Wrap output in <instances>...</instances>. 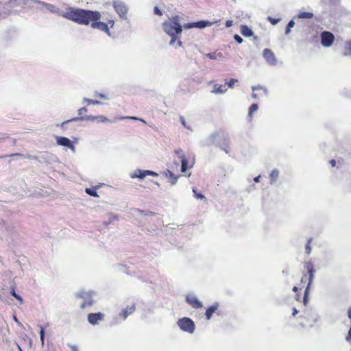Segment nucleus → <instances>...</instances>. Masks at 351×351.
I'll use <instances>...</instances> for the list:
<instances>
[{"label": "nucleus", "instance_id": "1", "mask_svg": "<svg viewBox=\"0 0 351 351\" xmlns=\"http://www.w3.org/2000/svg\"><path fill=\"white\" fill-rule=\"evenodd\" d=\"M60 16L80 25H88L90 21H99L101 14L98 11H92L80 8H69L60 14Z\"/></svg>", "mask_w": 351, "mask_h": 351}, {"label": "nucleus", "instance_id": "2", "mask_svg": "<svg viewBox=\"0 0 351 351\" xmlns=\"http://www.w3.org/2000/svg\"><path fill=\"white\" fill-rule=\"evenodd\" d=\"M304 269L306 270L307 274H304L303 276L302 277L301 284H302L303 282H306V280L308 281V282H307V285L305 288V291H304L303 297L302 298L301 295L299 293H298V291L299 289L301 290L302 289H303L304 286H301V287L294 286L293 287V291L296 293L295 300L298 302H300L302 299V302H303L304 304L306 305V304L308 302V297L310 287L313 282L314 274L315 273V269L314 268L313 263L311 261H306L304 263Z\"/></svg>", "mask_w": 351, "mask_h": 351}, {"label": "nucleus", "instance_id": "3", "mask_svg": "<svg viewBox=\"0 0 351 351\" xmlns=\"http://www.w3.org/2000/svg\"><path fill=\"white\" fill-rule=\"evenodd\" d=\"M164 31L169 36L177 35L182 32V26L178 22L177 18H173L169 21H165L162 24Z\"/></svg>", "mask_w": 351, "mask_h": 351}, {"label": "nucleus", "instance_id": "4", "mask_svg": "<svg viewBox=\"0 0 351 351\" xmlns=\"http://www.w3.org/2000/svg\"><path fill=\"white\" fill-rule=\"evenodd\" d=\"M94 292L93 291H82L76 294V298L82 299L84 302L80 305V308L82 309H84L86 307H90L93 305L94 300H93Z\"/></svg>", "mask_w": 351, "mask_h": 351}, {"label": "nucleus", "instance_id": "5", "mask_svg": "<svg viewBox=\"0 0 351 351\" xmlns=\"http://www.w3.org/2000/svg\"><path fill=\"white\" fill-rule=\"evenodd\" d=\"M90 26L93 29H98L110 35V27H113L114 22L113 20H108L107 23L98 21H90Z\"/></svg>", "mask_w": 351, "mask_h": 351}, {"label": "nucleus", "instance_id": "6", "mask_svg": "<svg viewBox=\"0 0 351 351\" xmlns=\"http://www.w3.org/2000/svg\"><path fill=\"white\" fill-rule=\"evenodd\" d=\"M177 323L180 328L184 332L193 333L195 330V324L193 321L189 317L181 318Z\"/></svg>", "mask_w": 351, "mask_h": 351}, {"label": "nucleus", "instance_id": "7", "mask_svg": "<svg viewBox=\"0 0 351 351\" xmlns=\"http://www.w3.org/2000/svg\"><path fill=\"white\" fill-rule=\"evenodd\" d=\"M321 44L324 47H330L335 41V36L332 33L324 31L320 34Z\"/></svg>", "mask_w": 351, "mask_h": 351}, {"label": "nucleus", "instance_id": "8", "mask_svg": "<svg viewBox=\"0 0 351 351\" xmlns=\"http://www.w3.org/2000/svg\"><path fill=\"white\" fill-rule=\"evenodd\" d=\"M115 11L121 17H125L128 12V8L125 4L119 1H114L112 3Z\"/></svg>", "mask_w": 351, "mask_h": 351}, {"label": "nucleus", "instance_id": "9", "mask_svg": "<svg viewBox=\"0 0 351 351\" xmlns=\"http://www.w3.org/2000/svg\"><path fill=\"white\" fill-rule=\"evenodd\" d=\"M263 56L269 65L274 66L276 64L277 59L270 49H265L263 51Z\"/></svg>", "mask_w": 351, "mask_h": 351}, {"label": "nucleus", "instance_id": "10", "mask_svg": "<svg viewBox=\"0 0 351 351\" xmlns=\"http://www.w3.org/2000/svg\"><path fill=\"white\" fill-rule=\"evenodd\" d=\"M147 176H158V174L154 171H149V170L137 169L131 175V178H137L143 179L145 177H146Z\"/></svg>", "mask_w": 351, "mask_h": 351}, {"label": "nucleus", "instance_id": "11", "mask_svg": "<svg viewBox=\"0 0 351 351\" xmlns=\"http://www.w3.org/2000/svg\"><path fill=\"white\" fill-rule=\"evenodd\" d=\"M104 315L102 313L98 312L95 313H90L88 315V321L92 325L98 324L99 321L103 320Z\"/></svg>", "mask_w": 351, "mask_h": 351}, {"label": "nucleus", "instance_id": "12", "mask_svg": "<svg viewBox=\"0 0 351 351\" xmlns=\"http://www.w3.org/2000/svg\"><path fill=\"white\" fill-rule=\"evenodd\" d=\"M186 302L194 308H199L202 307V304L199 302L197 297L193 295H188L186 297Z\"/></svg>", "mask_w": 351, "mask_h": 351}, {"label": "nucleus", "instance_id": "13", "mask_svg": "<svg viewBox=\"0 0 351 351\" xmlns=\"http://www.w3.org/2000/svg\"><path fill=\"white\" fill-rule=\"evenodd\" d=\"M56 141L58 145H59L69 147L72 150H74L75 149V147L72 142L66 137L58 136L56 138Z\"/></svg>", "mask_w": 351, "mask_h": 351}, {"label": "nucleus", "instance_id": "14", "mask_svg": "<svg viewBox=\"0 0 351 351\" xmlns=\"http://www.w3.org/2000/svg\"><path fill=\"white\" fill-rule=\"evenodd\" d=\"M176 154L181 159V170L182 172H185L188 167V161L182 149H178L176 151Z\"/></svg>", "mask_w": 351, "mask_h": 351}, {"label": "nucleus", "instance_id": "15", "mask_svg": "<svg viewBox=\"0 0 351 351\" xmlns=\"http://www.w3.org/2000/svg\"><path fill=\"white\" fill-rule=\"evenodd\" d=\"M136 310V306L134 304H132L130 306H128L122 310L120 313L119 316L123 319H125L129 315L133 313Z\"/></svg>", "mask_w": 351, "mask_h": 351}, {"label": "nucleus", "instance_id": "16", "mask_svg": "<svg viewBox=\"0 0 351 351\" xmlns=\"http://www.w3.org/2000/svg\"><path fill=\"white\" fill-rule=\"evenodd\" d=\"M86 119L90 121H96L97 123H109L110 121L104 116H88Z\"/></svg>", "mask_w": 351, "mask_h": 351}, {"label": "nucleus", "instance_id": "17", "mask_svg": "<svg viewBox=\"0 0 351 351\" xmlns=\"http://www.w3.org/2000/svg\"><path fill=\"white\" fill-rule=\"evenodd\" d=\"M219 307V304L217 303L212 305L211 306H209L205 313V315L206 317V319H210L213 315V314L217 311V309Z\"/></svg>", "mask_w": 351, "mask_h": 351}, {"label": "nucleus", "instance_id": "18", "mask_svg": "<svg viewBox=\"0 0 351 351\" xmlns=\"http://www.w3.org/2000/svg\"><path fill=\"white\" fill-rule=\"evenodd\" d=\"M210 24V22L201 21H198V22L193 23H189V24H188L187 27L188 28H191V27L204 28Z\"/></svg>", "mask_w": 351, "mask_h": 351}, {"label": "nucleus", "instance_id": "19", "mask_svg": "<svg viewBox=\"0 0 351 351\" xmlns=\"http://www.w3.org/2000/svg\"><path fill=\"white\" fill-rule=\"evenodd\" d=\"M38 3L43 5H44L48 10H49L52 13H58L59 9L56 8L54 5L47 3L43 1H38Z\"/></svg>", "mask_w": 351, "mask_h": 351}, {"label": "nucleus", "instance_id": "20", "mask_svg": "<svg viewBox=\"0 0 351 351\" xmlns=\"http://www.w3.org/2000/svg\"><path fill=\"white\" fill-rule=\"evenodd\" d=\"M241 33L245 37H250L253 35L252 30L245 25H241Z\"/></svg>", "mask_w": 351, "mask_h": 351}, {"label": "nucleus", "instance_id": "21", "mask_svg": "<svg viewBox=\"0 0 351 351\" xmlns=\"http://www.w3.org/2000/svg\"><path fill=\"white\" fill-rule=\"evenodd\" d=\"M166 177L169 178L171 184H175L178 180V176H175L171 171L167 170L165 173Z\"/></svg>", "mask_w": 351, "mask_h": 351}, {"label": "nucleus", "instance_id": "22", "mask_svg": "<svg viewBox=\"0 0 351 351\" xmlns=\"http://www.w3.org/2000/svg\"><path fill=\"white\" fill-rule=\"evenodd\" d=\"M227 90L226 85L215 84L213 92L215 93H223Z\"/></svg>", "mask_w": 351, "mask_h": 351}, {"label": "nucleus", "instance_id": "23", "mask_svg": "<svg viewBox=\"0 0 351 351\" xmlns=\"http://www.w3.org/2000/svg\"><path fill=\"white\" fill-rule=\"evenodd\" d=\"M258 108V104H253L250 108L248 110V118L249 120L251 121L253 117V113L257 111Z\"/></svg>", "mask_w": 351, "mask_h": 351}, {"label": "nucleus", "instance_id": "24", "mask_svg": "<svg viewBox=\"0 0 351 351\" xmlns=\"http://www.w3.org/2000/svg\"><path fill=\"white\" fill-rule=\"evenodd\" d=\"M313 16V14L308 12H300L298 15V18L299 19H311Z\"/></svg>", "mask_w": 351, "mask_h": 351}, {"label": "nucleus", "instance_id": "25", "mask_svg": "<svg viewBox=\"0 0 351 351\" xmlns=\"http://www.w3.org/2000/svg\"><path fill=\"white\" fill-rule=\"evenodd\" d=\"M11 295H12L14 298H16V299L19 302V303H20L21 304H23V299H22V298H21L19 295H18V294L16 293L14 287H11Z\"/></svg>", "mask_w": 351, "mask_h": 351}, {"label": "nucleus", "instance_id": "26", "mask_svg": "<svg viewBox=\"0 0 351 351\" xmlns=\"http://www.w3.org/2000/svg\"><path fill=\"white\" fill-rule=\"evenodd\" d=\"M278 174H279L278 171L276 170V169H274L271 172L269 176H270V179H271V182H276L277 178L278 177Z\"/></svg>", "mask_w": 351, "mask_h": 351}, {"label": "nucleus", "instance_id": "27", "mask_svg": "<svg viewBox=\"0 0 351 351\" xmlns=\"http://www.w3.org/2000/svg\"><path fill=\"white\" fill-rule=\"evenodd\" d=\"M85 192L90 195V196H93V197H99L97 191H95V189H90V188H86L85 189Z\"/></svg>", "mask_w": 351, "mask_h": 351}, {"label": "nucleus", "instance_id": "28", "mask_svg": "<svg viewBox=\"0 0 351 351\" xmlns=\"http://www.w3.org/2000/svg\"><path fill=\"white\" fill-rule=\"evenodd\" d=\"M312 240H313L312 238H309L307 241L306 245H305V251L307 254H310L311 252V243L312 242Z\"/></svg>", "mask_w": 351, "mask_h": 351}, {"label": "nucleus", "instance_id": "29", "mask_svg": "<svg viewBox=\"0 0 351 351\" xmlns=\"http://www.w3.org/2000/svg\"><path fill=\"white\" fill-rule=\"evenodd\" d=\"M345 55H350L351 54V40L348 41L345 45Z\"/></svg>", "mask_w": 351, "mask_h": 351}, {"label": "nucleus", "instance_id": "30", "mask_svg": "<svg viewBox=\"0 0 351 351\" xmlns=\"http://www.w3.org/2000/svg\"><path fill=\"white\" fill-rule=\"evenodd\" d=\"M193 192L195 197L197 199H203L205 198V197L197 192V191L195 189H193Z\"/></svg>", "mask_w": 351, "mask_h": 351}, {"label": "nucleus", "instance_id": "31", "mask_svg": "<svg viewBox=\"0 0 351 351\" xmlns=\"http://www.w3.org/2000/svg\"><path fill=\"white\" fill-rule=\"evenodd\" d=\"M84 101L86 102L88 105H90V104L98 105V104H101V102L99 101L91 99H87V98L84 99Z\"/></svg>", "mask_w": 351, "mask_h": 351}, {"label": "nucleus", "instance_id": "32", "mask_svg": "<svg viewBox=\"0 0 351 351\" xmlns=\"http://www.w3.org/2000/svg\"><path fill=\"white\" fill-rule=\"evenodd\" d=\"M295 25V23L293 21H290L287 26L285 33L286 34H289L290 32L291 28H292Z\"/></svg>", "mask_w": 351, "mask_h": 351}, {"label": "nucleus", "instance_id": "33", "mask_svg": "<svg viewBox=\"0 0 351 351\" xmlns=\"http://www.w3.org/2000/svg\"><path fill=\"white\" fill-rule=\"evenodd\" d=\"M40 336L41 343L43 346L44 345V337H45V329L43 326H40Z\"/></svg>", "mask_w": 351, "mask_h": 351}, {"label": "nucleus", "instance_id": "34", "mask_svg": "<svg viewBox=\"0 0 351 351\" xmlns=\"http://www.w3.org/2000/svg\"><path fill=\"white\" fill-rule=\"evenodd\" d=\"M154 14L160 16L162 15V12L160 10V8L158 6L154 7Z\"/></svg>", "mask_w": 351, "mask_h": 351}, {"label": "nucleus", "instance_id": "35", "mask_svg": "<svg viewBox=\"0 0 351 351\" xmlns=\"http://www.w3.org/2000/svg\"><path fill=\"white\" fill-rule=\"evenodd\" d=\"M237 82V80H236V79H231V80H230L227 83V84H228V87H230V88H233V87H234V83H235V82Z\"/></svg>", "mask_w": 351, "mask_h": 351}, {"label": "nucleus", "instance_id": "36", "mask_svg": "<svg viewBox=\"0 0 351 351\" xmlns=\"http://www.w3.org/2000/svg\"><path fill=\"white\" fill-rule=\"evenodd\" d=\"M268 21H270V23L271 24L276 25V24H277L279 22L280 19H273V18L269 16V17H268Z\"/></svg>", "mask_w": 351, "mask_h": 351}, {"label": "nucleus", "instance_id": "37", "mask_svg": "<svg viewBox=\"0 0 351 351\" xmlns=\"http://www.w3.org/2000/svg\"><path fill=\"white\" fill-rule=\"evenodd\" d=\"M234 38L239 44L243 42V38L237 34L234 35Z\"/></svg>", "mask_w": 351, "mask_h": 351}, {"label": "nucleus", "instance_id": "38", "mask_svg": "<svg viewBox=\"0 0 351 351\" xmlns=\"http://www.w3.org/2000/svg\"><path fill=\"white\" fill-rule=\"evenodd\" d=\"M180 122L182 124V125L184 127V128H189V127H188L186 125V121H185V119L183 117H180Z\"/></svg>", "mask_w": 351, "mask_h": 351}, {"label": "nucleus", "instance_id": "39", "mask_svg": "<svg viewBox=\"0 0 351 351\" xmlns=\"http://www.w3.org/2000/svg\"><path fill=\"white\" fill-rule=\"evenodd\" d=\"M82 118H80V117H75V118H73L70 120H67V121H65L62 123V125L69 123V121H77V120H80V119H82Z\"/></svg>", "mask_w": 351, "mask_h": 351}, {"label": "nucleus", "instance_id": "40", "mask_svg": "<svg viewBox=\"0 0 351 351\" xmlns=\"http://www.w3.org/2000/svg\"><path fill=\"white\" fill-rule=\"evenodd\" d=\"M170 36L171 37V40L170 41V45H173L176 42L177 37H176V35Z\"/></svg>", "mask_w": 351, "mask_h": 351}, {"label": "nucleus", "instance_id": "41", "mask_svg": "<svg viewBox=\"0 0 351 351\" xmlns=\"http://www.w3.org/2000/svg\"><path fill=\"white\" fill-rule=\"evenodd\" d=\"M329 162L331 165V166L333 167L336 165V161L335 159L330 160Z\"/></svg>", "mask_w": 351, "mask_h": 351}, {"label": "nucleus", "instance_id": "42", "mask_svg": "<svg viewBox=\"0 0 351 351\" xmlns=\"http://www.w3.org/2000/svg\"><path fill=\"white\" fill-rule=\"evenodd\" d=\"M71 351H79L78 348L76 346H71Z\"/></svg>", "mask_w": 351, "mask_h": 351}, {"label": "nucleus", "instance_id": "43", "mask_svg": "<svg viewBox=\"0 0 351 351\" xmlns=\"http://www.w3.org/2000/svg\"><path fill=\"white\" fill-rule=\"evenodd\" d=\"M87 109L84 107V108H81L80 110H79V114H81L82 113V112H86Z\"/></svg>", "mask_w": 351, "mask_h": 351}, {"label": "nucleus", "instance_id": "44", "mask_svg": "<svg viewBox=\"0 0 351 351\" xmlns=\"http://www.w3.org/2000/svg\"><path fill=\"white\" fill-rule=\"evenodd\" d=\"M261 176H258L254 178V181L255 182H258L260 181Z\"/></svg>", "mask_w": 351, "mask_h": 351}, {"label": "nucleus", "instance_id": "45", "mask_svg": "<svg viewBox=\"0 0 351 351\" xmlns=\"http://www.w3.org/2000/svg\"><path fill=\"white\" fill-rule=\"evenodd\" d=\"M206 56L208 57L210 59L214 58V54H213V53H207Z\"/></svg>", "mask_w": 351, "mask_h": 351}, {"label": "nucleus", "instance_id": "46", "mask_svg": "<svg viewBox=\"0 0 351 351\" xmlns=\"http://www.w3.org/2000/svg\"><path fill=\"white\" fill-rule=\"evenodd\" d=\"M298 311H297V309L295 308H293L292 315L295 316L298 313Z\"/></svg>", "mask_w": 351, "mask_h": 351}, {"label": "nucleus", "instance_id": "47", "mask_svg": "<svg viewBox=\"0 0 351 351\" xmlns=\"http://www.w3.org/2000/svg\"><path fill=\"white\" fill-rule=\"evenodd\" d=\"M348 315L349 319L351 320V307L348 309Z\"/></svg>", "mask_w": 351, "mask_h": 351}, {"label": "nucleus", "instance_id": "48", "mask_svg": "<svg viewBox=\"0 0 351 351\" xmlns=\"http://www.w3.org/2000/svg\"><path fill=\"white\" fill-rule=\"evenodd\" d=\"M232 25V21H228L226 22V27H230Z\"/></svg>", "mask_w": 351, "mask_h": 351}, {"label": "nucleus", "instance_id": "49", "mask_svg": "<svg viewBox=\"0 0 351 351\" xmlns=\"http://www.w3.org/2000/svg\"><path fill=\"white\" fill-rule=\"evenodd\" d=\"M261 89V87H253L252 90L254 91L255 90Z\"/></svg>", "mask_w": 351, "mask_h": 351}, {"label": "nucleus", "instance_id": "50", "mask_svg": "<svg viewBox=\"0 0 351 351\" xmlns=\"http://www.w3.org/2000/svg\"><path fill=\"white\" fill-rule=\"evenodd\" d=\"M252 97H253L254 99H256V98L258 97L257 94H256V93H252Z\"/></svg>", "mask_w": 351, "mask_h": 351}, {"label": "nucleus", "instance_id": "51", "mask_svg": "<svg viewBox=\"0 0 351 351\" xmlns=\"http://www.w3.org/2000/svg\"><path fill=\"white\" fill-rule=\"evenodd\" d=\"M129 119H134V120H137L138 119L136 117H129Z\"/></svg>", "mask_w": 351, "mask_h": 351}, {"label": "nucleus", "instance_id": "52", "mask_svg": "<svg viewBox=\"0 0 351 351\" xmlns=\"http://www.w3.org/2000/svg\"><path fill=\"white\" fill-rule=\"evenodd\" d=\"M178 44L179 46H181L182 43L180 40H178Z\"/></svg>", "mask_w": 351, "mask_h": 351}, {"label": "nucleus", "instance_id": "53", "mask_svg": "<svg viewBox=\"0 0 351 351\" xmlns=\"http://www.w3.org/2000/svg\"><path fill=\"white\" fill-rule=\"evenodd\" d=\"M18 348L20 351H23L22 349L21 348V347L19 346H18Z\"/></svg>", "mask_w": 351, "mask_h": 351}, {"label": "nucleus", "instance_id": "54", "mask_svg": "<svg viewBox=\"0 0 351 351\" xmlns=\"http://www.w3.org/2000/svg\"><path fill=\"white\" fill-rule=\"evenodd\" d=\"M14 154H11L10 156H13ZM15 155H19L18 154H16Z\"/></svg>", "mask_w": 351, "mask_h": 351}, {"label": "nucleus", "instance_id": "55", "mask_svg": "<svg viewBox=\"0 0 351 351\" xmlns=\"http://www.w3.org/2000/svg\"><path fill=\"white\" fill-rule=\"evenodd\" d=\"M14 319H15L16 322L18 321L17 319L16 318V317H14Z\"/></svg>", "mask_w": 351, "mask_h": 351}]
</instances>
